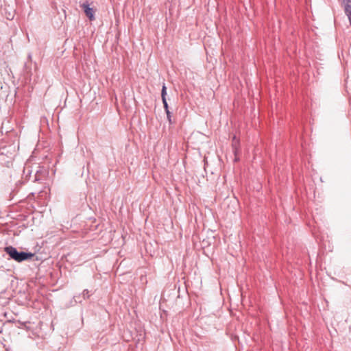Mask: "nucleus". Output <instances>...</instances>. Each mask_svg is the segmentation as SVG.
Returning a JSON list of instances; mask_svg holds the SVG:
<instances>
[{
    "instance_id": "obj_1",
    "label": "nucleus",
    "mask_w": 351,
    "mask_h": 351,
    "mask_svg": "<svg viewBox=\"0 0 351 351\" xmlns=\"http://www.w3.org/2000/svg\"><path fill=\"white\" fill-rule=\"evenodd\" d=\"M4 251L10 256V257L16 262H22L25 260L31 259L34 256L32 253L19 252L12 246H8L4 248Z\"/></svg>"
},
{
    "instance_id": "obj_2",
    "label": "nucleus",
    "mask_w": 351,
    "mask_h": 351,
    "mask_svg": "<svg viewBox=\"0 0 351 351\" xmlns=\"http://www.w3.org/2000/svg\"><path fill=\"white\" fill-rule=\"evenodd\" d=\"M82 7L84 9V11L86 14V15L89 18L90 21H93L95 19V10L88 6V5L84 3L82 4Z\"/></svg>"
},
{
    "instance_id": "obj_3",
    "label": "nucleus",
    "mask_w": 351,
    "mask_h": 351,
    "mask_svg": "<svg viewBox=\"0 0 351 351\" xmlns=\"http://www.w3.org/2000/svg\"><path fill=\"white\" fill-rule=\"evenodd\" d=\"M346 15L351 14V0H343Z\"/></svg>"
},
{
    "instance_id": "obj_4",
    "label": "nucleus",
    "mask_w": 351,
    "mask_h": 351,
    "mask_svg": "<svg viewBox=\"0 0 351 351\" xmlns=\"http://www.w3.org/2000/svg\"><path fill=\"white\" fill-rule=\"evenodd\" d=\"M166 89H167V88H166L165 85L164 84L162 86V93H161L162 100L166 99V95H167Z\"/></svg>"
},
{
    "instance_id": "obj_5",
    "label": "nucleus",
    "mask_w": 351,
    "mask_h": 351,
    "mask_svg": "<svg viewBox=\"0 0 351 351\" xmlns=\"http://www.w3.org/2000/svg\"><path fill=\"white\" fill-rule=\"evenodd\" d=\"M162 103H163L164 108H165V110L166 111L167 115H169V107H168V104H167V100L166 99H163L162 100Z\"/></svg>"
},
{
    "instance_id": "obj_6",
    "label": "nucleus",
    "mask_w": 351,
    "mask_h": 351,
    "mask_svg": "<svg viewBox=\"0 0 351 351\" xmlns=\"http://www.w3.org/2000/svg\"><path fill=\"white\" fill-rule=\"evenodd\" d=\"M167 118H168L169 121L171 122V115H170V113L169 114V115H167Z\"/></svg>"
}]
</instances>
